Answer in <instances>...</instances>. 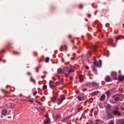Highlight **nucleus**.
<instances>
[{"label":"nucleus","mask_w":124,"mask_h":124,"mask_svg":"<svg viewBox=\"0 0 124 124\" xmlns=\"http://www.w3.org/2000/svg\"><path fill=\"white\" fill-rule=\"evenodd\" d=\"M94 62H93V65L96 66L100 67L101 65V60H99L98 62H96L95 60Z\"/></svg>","instance_id":"obj_3"},{"label":"nucleus","mask_w":124,"mask_h":124,"mask_svg":"<svg viewBox=\"0 0 124 124\" xmlns=\"http://www.w3.org/2000/svg\"><path fill=\"white\" fill-rule=\"evenodd\" d=\"M63 78H61L59 80V82L60 83L62 84L63 83Z\"/></svg>","instance_id":"obj_19"},{"label":"nucleus","mask_w":124,"mask_h":124,"mask_svg":"<svg viewBox=\"0 0 124 124\" xmlns=\"http://www.w3.org/2000/svg\"><path fill=\"white\" fill-rule=\"evenodd\" d=\"M51 100L52 101H53V102H55V98L54 97H53L51 98Z\"/></svg>","instance_id":"obj_26"},{"label":"nucleus","mask_w":124,"mask_h":124,"mask_svg":"<svg viewBox=\"0 0 124 124\" xmlns=\"http://www.w3.org/2000/svg\"><path fill=\"white\" fill-rule=\"evenodd\" d=\"M97 48L98 47L96 45H95L94 46H93V50L94 49H95L96 50Z\"/></svg>","instance_id":"obj_32"},{"label":"nucleus","mask_w":124,"mask_h":124,"mask_svg":"<svg viewBox=\"0 0 124 124\" xmlns=\"http://www.w3.org/2000/svg\"><path fill=\"white\" fill-rule=\"evenodd\" d=\"M106 94L107 96L108 97L110 94V92L108 91L106 92Z\"/></svg>","instance_id":"obj_27"},{"label":"nucleus","mask_w":124,"mask_h":124,"mask_svg":"<svg viewBox=\"0 0 124 124\" xmlns=\"http://www.w3.org/2000/svg\"><path fill=\"white\" fill-rule=\"evenodd\" d=\"M2 61V60L1 59L0 57V62L1 61Z\"/></svg>","instance_id":"obj_53"},{"label":"nucleus","mask_w":124,"mask_h":124,"mask_svg":"<svg viewBox=\"0 0 124 124\" xmlns=\"http://www.w3.org/2000/svg\"><path fill=\"white\" fill-rule=\"evenodd\" d=\"M34 55L35 56H37V55L38 54L37 53H36V52H34Z\"/></svg>","instance_id":"obj_37"},{"label":"nucleus","mask_w":124,"mask_h":124,"mask_svg":"<svg viewBox=\"0 0 124 124\" xmlns=\"http://www.w3.org/2000/svg\"><path fill=\"white\" fill-rule=\"evenodd\" d=\"M113 112L114 114L117 115L119 116H120L121 115L119 112L117 110H113Z\"/></svg>","instance_id":"obj_13"},{"label":"nucleus","mask_w":124,"mask_h":124,"mask_svg":"<svg viewBox=\"0 0 124 124\" xmlns=\"http://www.w3.org/2000/svg\"><path fill=\"white\" fill-rule=\"evenodd\" d=\"M12 45V44L10 42H8L7 45V47H10Z\"/></svg>","instance_id":"obj_22"},{"label":"nucleus","mask_w":124,"mask_h":124,"mask_svg":"<svg viewBox=\"0 0 124 124\" xmlns=\"http://www.w3.org/2000/svg\"><path fill=\"white\" fill-rule=\"evenodd\" d=\"M93 93H92V94Z\"/></svg>","instance_id":"obj_64"},{"label":"nucleus","mask_w":124,"mask_h":124,"mask_svg":"<svg viewBox=\"0 0 124 124\" xmlns=\"http://www.w3.org/2000/svg\"><path fill=\"white\" fill-rule=\"evenodd\" d=\"M65 119H64L62 121V122H65Z\"/></svg>","instance_id":"obj_47"},{"label":"nucleus","mask_w":124,"mask_h":124,"mask_svg":"<svg viewBox=\"0 0 124 124\" xmlns=\"http://www.w3.org/2000/svg\"><path fill=\"white\" fill-rule=\"evenodd\" d=\"M95 124H98V123H96Z\"/></svg>","instance_id":"obj_61"},{"label":"nucleus","mask_w":124,"mask_h":124,"mask_svg":"<svg viewBox=\"0 0 124 124\" xmlns=\"http://www.w3.org/2000/svg\"><path fill=\"white\" fill-rule=\"evenodd\" d=\"M82 75H80L79 76V78H80V81L81 82V79L82 78Z\"/></svg>","instance_id":"obj_35"},{"label":"nucleus","mask_w":124,"mask_h":124,"mask_svg":"<svg viewBox=\"0 0 124 124\" xmlns=\"http://www.w3.org/2000/svg\"><path fill=\"white\" fill-rule=\"evenodd\" d=\"M118 78L119 81H122L124 79V76H120L118 77Z\"/></svg>","instance_id":"obj_14"},{"label":"nucleus","mask_w":124,"mask_h":124,"mask_svg":"<svg viewBox=\"0 0 124 124\" xmlns=\"http://www.w3.org/2000/svg\"><path fill=\"white\" fill-rule=\"evenodd\" d=\"M61 115L60 114L58 113L56 114L54 118L55 120H57L59 119L61 117Z\"/></svg>","instance_id":"obj_10"},{"label":"nucleus","mask_w":124,"mask_h":124,"mask_svg":"<svg viewBox=\"0 0 124 124\" xmlns=\"http://www.w3.org/2000/svg\"><path fill=\"white\" fill-rule=\"evenodd\" d=\"M104 35H102V38H104Z\"/></svg>","instance_id":"obj_56"},{"label":"nucleus","mask_w":124,"mask_h":124,"mask_svg":"<svg viewBox=\"0 0 124 124\" xmlns=\"http://www.w3.org/2000/svg\"><path fill=\"white\" fill-rule=\"evenodd\" d=\"M111 75L113 78V79H116V73L115 72H113L111 73Z\"/></svg>","instance_id":"obj_8"},{"label":"nucleus","mask_w":124,"mask_h":124,"mask_svg":"<svg viewBox=\"0 0 124 124\" xmlns=\"http://www.w3.org/2000/svg\"><path fill=\"white\" fill-rule=\"evenodd\" d=\"M47 88V85H44L43 86L42 89L43 90H45Z\"/></svg>","instance_id":"obj_21"},{"label":"nucleus","mask_w":124,"mask_h":124,"mask_svg":"<svg viewBox=\"0 0 124 124\" xmlns=\"http://www.w3.org/2000/svg\"><path fill=\"white\" fill-rule=\"evenodd\" d=\"M91 15L90 14H88L87 15V16L88 17H91Z\"/></svg>","instance_id":"obj_44"},{"label":"nucleus","mask_w":124,"mask_h":124,"mask_svg":"<svg viewBox=\"0 0 124 124\" xmlns=\"http://www.w3.org/2000/svg\"><path fill=\"white\" fill-rule=\"evenodd\" d=\"M94 83H93V85H94Z\"/></svg>","instance_id":"obj_63"},{"label":"nucleus","mask_w":124,"mask_h":124,"mask_svg":"<svg viewBox=\"0 0 124 124\" xmlns=\"http://www.w3.org/2000/svg\"><path fill=\"white\" fill-rule=\"evenodd\" d=\"M73 41V40H71V41H72H72Z\"/></svg>","instance_id":"obj_62"},{"label":"nucleus","mask_w":124,"mask_h":124,"mask_svg":"<svg viewBox=\"0 0 124 124\" xmlns=\"http://www.w3.org/2000/svg\"><path fill=\"white\" fill-rule=\"evenodd\" d=\"M109 124H114L113 122V121H111L109 123Z\"/></svg>","instance_id":"obj_43"},{"label":"nucleus","mask_w":124,"mask_h":124,"mask_svg":"<svg viewBox=\"0 0 124 124\" xmlns=\"http://www.w3.org/2000/svg\"><path fill=\"white\" fill-rule=\"evenodd\" d=\"M90 85V84L89 83H87L86 84V86H89Z\"/></svg>","instance_id":"obj_38"},{"label":"nucleus","mask_w":124,"mask_h":124,"mask_svg":"<svg viewBox=\"0 0 124 124\" xmlns=\"http://www.w3.org/2000/svg\"><path fill=\"white\" fill-rule=\"evenodd\" d=\"M75 71V70L71 69L69 68V70L68 71V73L69 74L71 72H72Z\"/></svg>","instance_id":"obj_20"},{"label":"nucleus","mask_w":124,"mask_h":124,"mask_svg":"<svg viewBox=\"0 0 124 124\" xmlns=\"http://www.w3.org/2000/svg\"><path fill=\"white\" fill-rule=\"evenodd\" d=\"M114 99L115 101H122V97L121 96L120 97H117L115 98H114Z\"/></svg>","instance_id":"obj_11"},{"label":"nucleus","mask_w":124,"mask_h":124,"mask_svg":"<svg viewBox=\"0 0 124 124\" xmlns=\"http://www.w3.org/2000/svg\"><path fill=\"white\" fill-rule=\"evenodd\" d=\"M69 68L68 67H65L63 68V70L64 71V73L65 71H68Z\"/></svg>","instance_id":"obj_17"},{"label":"nucleus","mask_w":124,"mask_h":124,"mask_svg":"<svg viewBox=\"0 0 124 124\" xmlns=\"http://www.w3.org/2000/svg\"><path fill=\"white\" fill-rule=\"evenodd\" d=\"M5 52V50L2 49L0 50V57L3 56V54Z\"/></svg>","instance_id":"obj_12"},{"label":"nucleus","mask_w":124,"mask_h":124,"mask_svg":"<svg viewBox=\"0 0 124 124\" xmlns=\"http://www.w3.org/2000/svg\"><path fill=\"white\" fill-rule=\"evenodd\" d=\"M45 117L46 118L44 122V124H51V122L50 119L48 117L47 115Z\"/></svg>","instance_id":"obj_2"},{"label":"nucleus","mask_w":124,"mask_h":124,"mask_svg":"<svg viewBox=\"0 0 124 124\" xmlns=\"http://www.w3.org/2000/svg\"><path fill=\"white\" fill-rule=\"evenodd\" d=\"M57 73L58 74H61L64 73V71L61 68H58L57 70Z\"/></svg>","instance_id":"obj_7"},{"label":"nucleus","mask_w":124,"mask_h":124,"mask_svg":"<svg viewBox=\"0 0 124 124\" xmlns=\"http://www.w3.org/2000/svg\"><path fill=\"white\" fill-rule=\"evenodd\" d=\"M37 93V91H35V92H34L33 93V96H35L36 95Z\"/></svg>","instance_id":"obj_33"},{"label":"nucleus","mask_w":124,"mask_h":124,"mask_svg":"<svg viewBox=\"0 0 124 124\" xmlns=\"http://www.w3.org/2000/svg\"><path fill=\"white\" fill-rule=\"evenodd\" d=\"M63 48H64L66 51H67V46L66 45H64L63 46H60V48L59 49V50L61 51H63Z\"/></svg>","instance_id":"obj_5"},{"label":"nucleus","mask_w":124,"mask_h":124,"mask_svg":"<svg viewBox=\"0 0 124 124\" xmlns=\"http://www.w3.org/2000/svg\"><path fill=\"white\" fill-rule=\"evenodd\" d=\"M70 79H72H72H73V78H72V77H71L70 78Z\"/></svg>","instance_id":"obj_54"},{"label":"nucleus","mask_w":124,"mask_h":124,"mask_svg":"<svg viewBox=\"0 0 124 124\" xmlns=\"http://www.w3.org/2000/svg\"><path fill=\"white\" fill-rule=\"evenodd\" d=\"M99 92L98 91H95L93 92V95H96L97 94H98V93H99Z\"/></svg>","instance_id":"obj_28"},{"label":"nucleus","mask_w":124,"mask_h":124,"mask_svg":"<svg viewBox=\"0 0 124 124\" xmlns=\"http://www.w3.org/2000/svg\"><path fill=\"white\" fill-rule=\"evenodd\" d=\"M97 114V112L95 111L94 113V115L95 116H96Z\"/></svg>","instance_id":"obj_45"},{"label":"nucleus","mask_w":124,"mask_h":124,"mask_svg":"<svg viewBox=\"0 0 124 124\" xmlns=\"http://www.w3.org/2000/svg\"><path fill=\"white\" fill-rule=\"evenodd\" d=\"M7 113V110L5 109H3L1 112V114L3 116H6Z\"/></svg>","instance_id":"obj_9"},{"label":"nucleus","mask_w":124,"mask_h":124,"mask_svg":"<svg viewBox=\"0 0 124 124\" xmlns=\"http://www.w3.org/2000/svg\"><path fill=\"white\" fill-rule=\"evenodd\" d=\"M19 52H17V53H17V54H19Z\"/></svg>","instance_id":"obj_57"},{"label":"nucleus","mask_w":124,"mask_h":124,"mask_svg":"<svg viewBox=\"0 0 124 124\" xmlns=\"http://www.w3.org/2000/svg\"><path fill=\"white\" fill-rule=\"evenodd\" d=\"M27 101H30L31 102H33V101L32 100H28Z\"/></svg>","instance_id":"obj_40"},{"label":"nucleus","mask_w":124,"mask_h":124,"mask_svg":"<svg viewBox=\"0 0 124 124\" xmlns=\"http://www.w3.org/2000/svg\"><path fill=\"white\" fill-rule=\"evenodd\" d=\"M1 90L3 92H6V91L5 90H3V89H1Z\"/></svg>","instance_id":"obj_50"},{"label":"nucleus","mask_w":124,"mask_h":124,"mask_svg":"<svg viewBox=\"0 0 124 124\" xmlns=\"http://www.w3.org/2000/svg\"><path fill=\"white\" fill-rule=\"evenodd\" d=\"M36 102L37 103H38V104H40V105H42V103H41L40 101H37V102Z\"/></svg>","instance_id":"obj_34"},{"label":"nucleus","mask_w":124,"mask_h":124,"mask_svg":"<svg viewBox=\"0 0 124 124\" xmlns=\"http://www.w3.org/2000/svg\"><path fill=\"white\" fill-rule=\"evenodd\" d=\"M15 105H11L10 106V107L11 108H15Z\"/></svg>","instance_id":"obj_31"},{"label":"nucleus","mask_w":124,"mask_h":124,"mask_svg":"<svg viewBox=\"0 0 124 124\" xmlns=\"http://www.w3.org/2000/svg\"><path fill=\"white\" fill-rule=\"evenodd\" d=\"M49 60V58L48 57H47L46 58L45 61L46 62H48Z\"/></svg>","instance_id":"obj_29"},{"label":"nucleus","mask_w":124,"mask_h":124,"mask_svg":"<svg viewBox=\"0 0 124 124\" xmlns=\"http://www.w3.org/2000/svg\"><path fill=\"white\" fill-rule=\"evenodd\" d=\"M70 69L73 70H75V68L74 66L70 65Z\"/></svg>","instance_id":"obj_30"},{"label":"nucleus","mask_w":124,"mask_h":124,"mask_svg":"<svg viewBox=\"0 0 124 124\" xmlns=\"http://www.w3.org/2000/svg\"><path fill=\"white\" fill-rule=\"evenodd\" d=\"M122 124H124V120H122Z\"/></svg>","instance_id":"obj_49"},{"label":"nucleus","mask_w":124,"mask_h":124,"mask_svg":"<svg viewBox=\"0 0 124 124\" xmlns=\"http://www.w3.org/2000/svg\"><path fill=\"white\" fill-rule=\"evenodd\" d=\"M57 52V51H55V52Z\"/></svg>","instance_id":"obj_60"},{"label":"nucleus","mask_w":124,"mask_h":124,"mask_svg":"<svg viewBox=\"0 0 124 124\" xmlns=\"http://www.w3.org/2000/svg\"><path fill=\"white\" fill-rule=\"evenodd\" d=\"M81 119H82V118H81H81H80V120H81Z\"/></svg>","instance_id":"obj_59"},{"label":"nucleus","mask_w":124,"mask_h":124,"mask_svg":"<svg viewBox=\"0 0 124 124\" xmlns=\"http://www.w3.org/2000/svg\"><path fill=\"white\" fill-rule=\"evenodd\" d=\"M27 74L28 75H30L31 74L29 72H28L27 73Z\"/></svg>","instance_id":"obj_52"},{"label":"nucleus","mask_w":124,"mask_h":124,"mask_svg":"<svg viewBox=\"0 0 124 124\" xmlns=\"http://www.w3.org/2000/svg\"><path fill=\"white\" fill-rule=\"evenodd\" d=\"M78 99L79 101H81L83 100H84L85 98L83 96H78Z\"/></svg>","instance_id":"obj_15"},{"label":"nucleus","mask_w":124,"mask_h":124,"mask_svg":"<svg viewBox=\"0 0 124 124\" xmlns=\"http://www.w3.org/2000/svg\"><path fill=\"white\" fill-rule=\"evenodd\" d=\"M65 97L64 95H61L60 98L59 100L60 102L58 103V104L59 105L61 104L62 102V101L65 99Z\"/></svg>","instance_id":"obj_4"},{"label":"nucleus","mask_w":124,"mask_h":124,"mask_svg":"<svg viewBox=\"0 0 124 124\" xmlns=\"http://www.w3.org/2000/svg\"><path fill=\"white\" fill-rule=\"evenodd\" d=\"M111 81V78L109 77H107L106 79V81L107 82H108Z\"/></svg>","instance_id":"obj_18"},{"label":"nucleus","mask_w":124,"mask_h":124,"mask_svg":"<svg viewBox=\"0 0 124 124\" xmlns=\"http://www.w3.org/2000/svg\"><path fill=\"white\" fill-rule=\"evenodd\" d=\"M11 116H9L8 117V118H11Z\"/></svg>","instance_id":"obj_55"},{"label":"nucleus","mask_w":124,"mask_h":124,"mask_svg":"<svg viewBox=\"0 0 124 124\" xmlns=\"http://www.w3.org/2000/svg\"><path fill=\"white\" fill-rule=\"evenodd\" d=\"M83 7L82 5H80L79 7V8L81 9Z\"/></svg>","instance_id":"obj_36"},{"label":"nucleus","mask_w":124,"mask_h":124,"mask_svg":"<svg viewBox=\"0 0 124 124\" xmlns=\"http://www.w3.org/2000/svg\"><path fill=\"white\" fill-rule=\"evenodd\" d=\"M105 98V96L104 94H103L101 97L100 100L101 101L104 100Z\"/></svg>","instance_id":"obj_16"},{"label":"nucleus","mask_w":124,"mask_h":124,"mask_svg":"<svg viewBox=\"0 0 124 124\" xmlns=\"http://www.w3.org/2000/svg\"><path fill=\"white\" fill-rule=\"evenodd\" d=\"M87 124H93V121L92 120H89Z\"/></svg>","instance_id":"obj_25"},{"label":"nucleus","mask_w":124,"mask_h":124,"mask_svg":"<svg viewBox=\"0 0 124 124\" xmlns=\"http://www.w3.org/2000/svg\"><path fill=\"white\" fill-rule=\"evenodd\" d=\"M61 61L62 62H64V60L63 58H62L61 59Z\"/></svg>","instance_id":"obj_41"},{"label":"nucleus","mask_w":124,"mask_h":124,"mask_svg":"<svg viewBox=\"0 0 124 124\" xmlns=\"http://www.w3.org/2000/svg\"><path fill=\"white\" fill-rule=\"evenodd\" d=\"M6 61L5 60H4L3 61V63H5L6 62Z\"/></svg>","instance_id":"obj_51"},{"label":"nucleus","mask_w":124,"mask_h":124,"mask_svg":"<svg viewBox=\"0 0 124 124\" xmlns=\"http://www.w3.org/2000/svg\"><path fill=\"white\" fill-rule=\"evenodd\" d=\"M120 39H121V38L120 36H119L118 37H117L116 38V39L117 40Z\"/></svg>","instance_id":"obj_39"},{"label":"nucleus","mask_w":124,"mask_h":124,"mask_svg":"<svg viewBox=\"0 0 124 124\" xmlns=\"http://www.w3.org/2000/svg\"><path fill=\"white\" fill-rule=\"evenodd\" d=\"M36 69L37 70V72H38L39 71L38 67H36Z\"/></svg>","instance_id":"obj_42"},{"label":"nucleus","mask_w":124,"mask_h":124,"mask_svg":"<svg viewBox=\"0 0 124 124\" xmlns=\"http://www.w3.org/2000/svg\"><path fill=\"white\" fill-rule=\"evenodd\" d=\"M49 85L50 87L52 89H54L56 88V85L53 81H50Z\"/></svg>","instance_id":"obj_1"},{"label":"nucleus","mask_w":124,"mask_h":124,"mask_svg":"<svg viewBox=\"0 0 124 124\" xmlns=\"http://www.w3.org/2000/svg\"><path fill=\"white\" fill-rule=\"evenodd\" d=\"M92 49H91V51H89L88 52V54L86 56V57L88 58H89L92 57Z\"/></svg>","instance_id":"obj_6"},{"label":"nucleus","mask_w":124,"mask_h":124,"mask_svg":"<svg viewBox=\"0 0 124 124\" xmlns=\"http://www.w3.org/2000/svg\"><path fill=\"white\" fill-rule=\"evenodd\" d=\"M33 82L34 84L35 85V81L34 80H33Z\"/></svg>","instance_id":"obj_48"},{"label":"nucleus","mask_w":124,"mask_h":124,"mask_svg":"<svg viewBox=\"0 0 124 124\" xmlns=\"http://www.w3.org/2000/svg\"><path fill=\"white\" fill-rule=\"evenodd\" d=\"M65 76L66 77H67L68 76V75L67 74H65Z\"/></svg>","instance_id":"obj_46"},{"label":"nucleus","mask_w":124,"mask_h":124,"mask_svg":"<svg viewBox=\"0 0 124 124\" xmlns=\"http://www.w3.org/2000/svg\"><path fill=\"white\" fill-rule=\"evenodd\" d=\"M44 56H42L40 59L39 60V61L40 62H42L44 61Z\"/></svg>","instance_id":"obj_23"},{"label":"nucleus","mask_w":124,"mask_h":124,"mask_svg":"<svg viewBox=\"0 0 124 124\" xmlns=\"http://www.w3.org/2000/svg\"><path fill=\"white\" fill-rule=\"evenodd\" d=\"M111 105L109 104H108L106 108L108 110H110L111 107Z\"/></svg>","instance_id":"obj_24"},{"label":"nucleus","mask_w":124,"mask_h":124,"mask_svg":"<svg viewBox=\"0 0 124 124\" xmlns=\"http://www.w3.org/2000/svg\"><path fill=\"white\" fill-rule=\"evenodd\" d=\"M70 36H70H70H69V38H70Z\"/></svg>","instance_id":"obj_58"}]
</instances>
